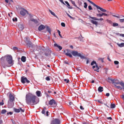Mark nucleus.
<instances>
[{
    "mask_svg": "<svg viewBox=\"0 0 124 124\" xmlns=\"http://www.w3.org/2000/svg\"><path fill=\"white\" fill-rule=\"evenodd\" d=\"M45 111L44 110H43L42 111V113L43 114H45Z\"/></svg>",
    "mask_w": 124,
    "mask_h": 124,
    "instance_id": "60",
    "label": "nucleus"
},
{
    "mask_svg": "<svg viewBox=\"0 0 124 124\" xmlns=\"http://www.w3.org/2000/svg\"><path fill=\"white\" fill-rule=\"evenodd\" d=\"M120 85L123 87V89H124V83L123 82H121Z\"/></svg>",
    "mask_w": 124,
    "mask_h": 124,
    "instance_id": "40",
    "label": "nucleus"
},
{
    "mask_svg": "<svg viewBox=\"0 0 124 124\" xmlns=\"http://www.w3.org/2000/svg\"><path fill=\"white\" fill-rule=\"evenodd\" d=\"M13 20L14 22L16 21H17V19L16 18H15V19L13 18Z\"/></svg>",
    "mask_w": 124,
    "mask_h": 124,
    "instance_id": "51",
    "label": "nucleus"
},
{
    "mask_svg": "<svg viewBox=\"0 0 124 124\" xmlns=\"http://www.w3.org/2000/svg\"><path fill=\"white\" fill-rule=\"evenodd\" d=\"M36 93L38 97H39L40 96V94L41 93L40 91H37L36 92Z\"/></svg>",
    "mask_w": 124,
    "mask_h": 124,
    "instance_id": "21",
    "label": "nucleus"
},
{
    "mask_svg": "<svg viewBox=\"0 0 124 124\" xmlns=\"http://www.w3.org/2000/svg\"><path fill=\"white\" fill-rule=\"evenodd\" d=\"M64 80L65 82H66L67 83H68L69 81V80L68 79H64Z\"/></svg>",
    "mask_w": 124,
    "mask_h": 124,
    "instance_id": "42",
    "label": "nucleus"
},
{
    "mask_svg": "<svg viewBox=\"0 0 124 124\" xmlns=\"http://www.w3.org/2000/svg\"><path fill=\"white\" fill-rule=\"evenodd\" d=\"M46 30L48 31L50 34H51V30L48 27H47Z\"/></svg>",
    "mask_w": 124,
    "mask_h": 124,
    "instance_id": "25",
    "label": "nucleus"
},
{
    "mask_svg": "<svg viewBox=\"0 0 124 124\" xmlns=\"http://www.w3.org/2000/svg\"><path fill=\"white\" fill-rule=\"evenodd\" d=\"M46 80L48 81L50 80V79L49 77H47L46 78Z\"/></svg>",
    "mask_w": 124,
    "mask_h": 124,
    "instance_id": "44",
    "label": "nucleus"
},
{
    "mask_svg": "<svg viewBox=\"0 0 124 124\" xmlns=\"http://www.w3.org/2000/svg\"><path fill=\"white\" fill-rule=\"evenodd\" d=\"M63 63L67 64L68 65H69V64L68 63V62L66 60H64L63 61Z\"/></svg>",
    "mask_w": 124,
    "mask_h": 124,
    "instance_id": "48",
    "label": "nucleus"
},
{
    "mask_svg": "<svg viewBox=\"0 0 124 124\" xmlns=\"http://www.w3.org/2000/svg\"><path fill=\"white\" fill-rule=\"evenodd\" d=\"M98 90L99 92H101L103 91V88L102 87L100 86L98 88Z\"/></svg>",
    "mask_w": 124,
    "mask_h": 124,
    "instance_id": "18",
    "label": "nucleus"
},
{
    "mask_svg": "<svg viewBox=\"0 0 124 124\" xmlns=\"http://www.w3.org/2000/svg\"><path fill=\"white\" fill-rule=\"evenodd\" d=\"M13 114V113L12 112H10L9 113H8L7 114V115H8L9 114H10V115H12Z\"/></svg>",
    "mask_w": 124,
    "mask_h": 124,
    "instance_id": "57",
    "label": "nucleus"
},
{
    "mask_svg": "<svg viewBox=\"0 0 124 124\" xmlns=\"http://www.w3.org/2000/svg\"><path fill=\"white\" fill-rule=\"evenodd\" d=\"M31 21L34 22L35 23H38V21L34 19H31Z\"/></svg>",
    "mask_w": 124,
    "mask_h": 124,
    "instance_id": "29",
    "label": "nucleus"
},
{
    "mask_svg": "<svg viewBox=\"0 0 124 124\" xmlns=\"http://www.w3.org/2000/svg\"><path fill=\"white\" fill-rule=\"evenodd\" d=\"M88 8L89 10H91L92 9V8L91 6L90 5L88 6Z\"/></svg>",
    "mask_w": 124,
    "mask_h": 124,
    "instance_id": "49",
    "label": "nucleus"
},
{
    "mask_svg": "<svg viewBox=\"0 0 124 124\" xmlns=\"http://www.w3.org/2000/svg\"><path fill=\"white\" fill-rule=\"evenodd\" d=\"M45 28V26L43 25H40L38 28V30L39 31L44 29Z\"/></svg>",
    "mask_w": 124,
    "mask_h": 124,
    "instance_id": "13",
    "label": "nucleus"
},
{
    "mask_svg": "<svg viewBox=\"0 0 124 124\" xmlns=\"http://www.w3.org/2000/svg\"><path fill=\"white\" fill-rule=\"evenodd\" d=\"M26 13H27V14H29L30 16H31L30 14H29L28 12L26 10L24 9H23L21 10L20 11V13L22 15L24 16Z\"/></svg>",
    "mask_w": 124,
    "mask_h": 124,
    "instance_id": "9",
    "label": "nucleus"
},
{
    "mask_svg": "<svg viewBox=\"0 0 124 124\" xmlns=\"http://www.w3.org/2000/svg\"><path fill=\"white\" fill-rule=\"evenodd\" d=\"M42 50L44 53V54L46 56H51V51L48 49H42Z\"/></svg>",
    "mask_w": 124,
    "mask_h": 124,
    "instance_id": "6",
    "label": "nucleus"
},
{
    "mask_svg": "<svg viewBox=\"0 0 124 124\" xmlns=\"http://www.w3.org/2000/svg\"><path fill=\"white\" fill-rule=\"evenodd\" d=\"M65 2L66 4L68 6V8L70 9H71V7H70V5L68 2L67 1H65Z\"/></svg>",
    "mask_w": 124,
    "mask_h": 124,
    "instance_id": "28",
    "label": "nucleus"
},
{
    "mask_svg": "<svg viewBox=\"0 0 124 124\" xmlns=\"http://www.w3.org/2000/svg\"><path fill=\"white\" fill-rule=\"evenodd\" d=\"M13 49L14 50H18V49L17 47H13Z\"/></svg>",
    "mask_w": 124,
    "mask_h": 124,
    "instance_id": "45",
    "label": "nucleus"
},
{
    "mask_svg": "<svg viewBox=\"0 0 124 124\" xmlns=\"http://www.w3.org/2000/svg\"><path fill=\"white\" fill-rule=\"evenodd\" d=\"M27 45L29 47H32V43L31 42H28L27 43Z\"/></svg>",
    "mask_w": 124,
    "mask_h": 124,
    "instance_id": "24",
    "label": "nucleus"
},
{
    "mask_svg": "<svg viewBox=\"0 0 124 124\" xmlns=\"http://www.w3.org/2000/svg\"><path fill=\"white\" fill-rule=\"evenodd\" d=\"M112 83L113 84H114L115 86V85H118V84L120 85L121 82H119L118 80L117 79H114Z\"/></svg>",
    "mask_w": 124,
    "mask_h": 124,
    "instance_id": "10",
    "label": "nucleus"
},
{
    "mask_svg": "<svg viewBox=\"0 0 124 124\" xmlns=\"http://www.w3.org/2000/svg\"><path fill=\"white\" fill-rule=\"evenodd\" d=\"M65 55L67 56H68L70 57H72V55L70 53H66Z\"/></svg>",
    "mask_w": 124,
    "mask_h": 124,
    "instance_id": "27",
    "label": "nucleus"
},
{
    "mask_svg": "<svg viewBox=\"0 0 124 124\" xmlns=\"http://www.w3.org/2000/svg\"><path fill=\"white\" fill-rule=\"evenodd\" d=\"M117 45L120 47H122L124 46V43H122L121 44H117Z\"/></svg>",
    "mask_w": 124,
    "mask_h": 124,
    "instance_id": "22",
    "label": "nucleus"
},
{
    "mask_svg": "<svg viewBox=\"0 0 124 124\" xmlns=\"http://www.w3.org/2000/svg\"><path fill=\"white\" fill-rule=\"evenodd\" d=\"M57 32H58L59 35L60 36V37H61V38H62V37L60 34L61 32L60 31L58 30H57Z\"/></svg>",
    "mask_w": 124,
    "mask_h": 124,
    "instance_id": "38",
    "label": "nucleus"
},
{
    "mask_svg": "<svg viewBox=\"0 0 124 124\" xmlns=\"http://www.w3.org/2000/svg\"><path fill=\"white\" fill-rule=\"evenodd\" d=\"M49 11L50 13L53 16H55V17H56V15L54 13V12H53L51 10H50V9H49Z\"/></svg>",
    "mask_w": 124,
    "mask_h": 124,
    "instance_id": "20",
    "label": "nucleus"
},
{
    "mask_svg": "<svg viewBox=\"0 0 124 124\" xmlns=\"http://www.w3.org/2000/svg\"><path fill=\"white\" fill-rule=\"evenodd\" d=\"M49 104L51 105L52 107L53 108L56 107L57 105V104L53 99H52L49 101Z\"/></svg>",
    "mask_w": 124,
    "mask_h": 124,
    "instance_id": "5",
    "label": "nucleus"
},
{
    "mask_svg": "<svg viewBox=\"0 0 124 124\" xmlns=\"http://www.w3.org/2000/svg\"><path fill=\"white\" fill-rule=\"evenodd\" d=\"M106 21L110 23L112 22V21L111 20H109L108 19H107L106 20Z\"/></svg>",
    "mask_w": 124,
    "mask_h": 124,
    "instance_id": "53",
    "label": "nucleus"
},
{
    "mask_svg": "<svg viewBox=\"0 0 124 124\" xmlns=\"http://www.w3.org/2000/svg\"><path fill=\"white\" fill-rule=\"evenodd\" d=\"M14 111L15 112L17 113H19L20 112V109H18L15 108Z\"/></svg>",
    "mask_w": 124,
    "mask_h": 124,
    "instance_id": "31",
    "label": "nucleus"
},
{
    "mask_svg": "<svg viewBox=\"0 0 124 124\" xmlns=\"http://www.w3.org/2000/svg\"><path fill=\"white\" fill-rule=\"evenodd\" d=\"M118 25V24L117 23H113V26L114 27L117 26Z\"/></svg>",
    "mask_w": 124,
    "mask_h": 124,
    "instance_id": "39",
    "label": "nucleus"
},
{
    "mask_svg": "<svg viewBox=\"0 0 124 124\" xmlns=\"http://www.w3.org/2000/svg\"><path fill=\"white\" fill-rule=\"evenodd\" d=\"M102 14L103 15V16H108V15L107 14H106V13H102Z\"/></svg>",
    "mask_w": 124,
    "mask_h": 124,
    "instance_id": "50",
    "label": "nucleus"
},
{
    "mask_svg": "<svg viewBox=\"0 0 124 124\" xmlns=\"http://www.w3.org/2000/svg\"><path fill=\"white\" fill-rule=\"evenodd\" d=\"M84 8H86L87 6V3L85 2L84 3Z\"/></svg>",
    "mask_w": 124,
    "mask_h": 124,
    "instance_id": "37",
    "label": "nucleus"
},
{
    "mask_svg": "<svg viewBox=\"0 0 124 124\" xmlns=\"http://www.w3.org/2000/svg\"><path fill=\"white\" fill-rule=\"evenodd\" d=\"M44 52V51H43L42 50H41L40 52H39V54H40V55H42V54Z\"/></svg>",
    "mask_w": 124,
    "mask_h": 124,
    "instance_id": "41",
    "label": "nucleus"
},
{
    "mask_svg": "<svg viewBox=\"0 0 124 124\" xmlns=\"http://www.w3.org/2000/svg\"><path fill=\"white\" fill-rule=\"evenodd\" d=\"M89 17L91 19L96 20H98V21H102L103 20V19L102 18H101L100 19H98L97 18L95 17H91L90 16H89Z\"/></svg>",
    "mask_w": 124,
    "mask_h": 124,
    "instance_id": "11",
    "label": "nucleus"
},
{
    "mask_svg": "<svg viewBox=\"0 0 124 124\" xmlns=\"http://www.w3.org/2000/svg\"><path fill=\"white\" fill-rule=\"evenodd\" d=\"M112 16L114 17H116L117 18H120V17L118 16H116L115 15H112Z\"/></svg>",
    "mask_w": 124,
    "mask_h": 124,
    "instance_id": "55",
    "label": "nucleus"
},
{
    "mask_svg": "<svg viewBox=\"0 0 124 124\" xmlns=\"http://www.w3.org/2000/svg\"><path fill=\"white\" fill-rule=\"evenodd\" d=\"M78 4L79 6H82V3L81 1L79 0L78 1Z\"/></svg>",
    "mask_w": 124,
    "mask_h": 124,
    "instance_id": "32",
    "label": "nucleus"
},
{
    "mask_svg": "<svg viewBox=\"0 0 124 124\" xmlns=\"http://www.w3.org/2000/svg\"><path fill=\"white\" fill-rule=\"evenodd\" d=\"M103 58H100L99 60H101L102 62H103Z\"/></svg>",
    "mask_w": 124,
    "mask_h": 124,
    "instance_id": "54",
    "label": "nucleus"
},
{
    "mask_svg": "<svg viewBox=\"0 0 124 124\" xmlns=\"http://www.w3.org/2000/svg\"><path fill=\"white\" fill-rule=\"evenodd\" d=\"M72 104H73V103L72 102H70L69 103V105H71Z\"/></svg>",
    "mask_w": 124,
    "mask_h": 124,
    "instance_id": "62",
    "label": "nucleus"
},
{
    "mask_svg": "<svg viewBox=\"0 0 124 124\" xmlns=\"http://www.w3.org/2000/svg\"><path fill=\"white\" fill-rule=\"evenodd\" d=\"M67 15H68V16L70 18H71V19H72L73 18V17L71 16H70L69 15V14H68V13H67Z\"/></svg>",
    "mask_w": 124,
    "mask_h": 124,
    "instance_id": "52",
    "label": "nucleus"
},
{
    "mask_svg": "<svg viewBox=\"0 0 124 124\" xmlns=\"http://www.w3.org/2000/svg\"><path fill=\"white\" fill-rule=\"evenodd\" d=\"M18 26L20 29L21 30H22L24 28L23 25L22 24H20L18 25Z\"/></svg>",
    "mask_w": 124,
    "mask_h": 124,
    "instance_id": "15",
    "label": "nucleus"
},
{
    "mask_svg": "<svg viewBox=\"0 0 124 124\" xmlns=\"http://www.w3.org/2000/svg\"><path fill=\"white\" fill-rule=\"evenodd\" d=\"M119 21L120 23H121L124 22V19H119Z\"/></svg>",
    "mask_w": 124,
    "mask_h": 124,
    "instance_id": "43",
    "label": "nucleus"
},
{
    "mask_svg": "<svg viewBox=\"0 0 124 124\" xmlns=\"http://www.w3.org/2000/svg\"><path fill=\"white\" fill-rule=\"evenodd\" d=\"M115 87H116L117 88L120 89V90H122V88L121 86H117L116 85H115Z\"/></svg>",
    "mask_w": 124,
    "mask_h": 124,
    "instance_id": "35",
    "label": "nucleus"
},
{
    "mask_svg": "<svg viewBox=\"0 0 124 124\" xmlns=\"http://www.w3.org/2000/svg\"><path fill=\"white\" fill-rule=\"evenodd\" d=\"M71 53L74 56H78L80 57L81 59H86V58L85 56L83 55V54L82 53H78L77 51H73Z\"/></svg>",
    "mask_w": 124,
    "mask_h": 124,
    "instance_id": "3",
    "label": "nucleus"
},
{
    "mask_svg": "<svg viewBox=\"0 0 124 124\" xmlns=\"http://www.w3.org/2000/svg\"><path fill=\"white\" fill-rule=\"evenodd\" d=\"M115 107V105L114 104H111L110 105V108H114Z\"/></svg>",
    "mask_w": 124,
    "mask_h": 124,
    "instance_id": "26",
    "label": "nucleus"
},
{
    "mask_svg": "<svg viewBox=\"0 0 124 124\" xmlns=\"http://www.w3.org/2000/svg\"><path fill=\"white\" fill-rule=\"evenodd\" d=\"M121 98H123V99H124V95H121Z\"/></svg>",
    "mask_w": 124,
    "mask_h": 124,
    "instance_id": "64",
    "label": "nucleus"
},
{
    "mask_svg": "<svg viewBox=\"0 0 124 124\" xmlns=\"http://www.w3.org/2000/svg\"><path fill=\"white\" fill-rule=\"evenodd\" d=\"M25 98L27 103L31 106L37 104L39 101V99L36 96L30 93L26 95Z\"/></svg>",
    "mask_w": 124,
    "mask_h": 124,
    "instance_id": "2",
    "label": "nucleus"
},
{
    "mask_svg": "<svg viewBox=\"0 0 124 124\" xmlns=\"http://www.w3.org/2000/svg\"><path fill=\"white\" fill-rule=\"evenodd\" d=\"M108 82L109 83H111V82H112L113 81V79H111L109 77L108 78Z\"/></svg>",
    "mask_w": 124,
    "mask_h": 124,
    "instance_id": "30",
    "label": "nucleus"
},
{
    "mask_svg": "<svg viewBox=\"0 0 124 124\" xmlns=\"http://www.w3.org/2000/svg\"><path fill=\"white\" fill-rule=\"evenodd\" d=\"M94 64H95V65L97 64L96 62L93 61L91 63V65H93Z\"/></svg>",
    "mask_w": 124,
    "mask_h": 124,
    "instance_id": "36",
    "label": "nucleus"
},
{
    "mask_svg": "<svg viewBox=\"0 0 124 124\" xmlns=\"http://www.w3.org/2000/svg\"><path fill=\"white\" fill-rule=\"evenodd\" d=\"M20 110H21V111L22 112H24V109H22L21 108H20Z\"/></svg>",
    "mask_w": 124,
    "mask_h": 124,
    "instance_id": "58",
    "label": "nucleus"
},
{
    "mask_svg": "<svg viewBox=\"0 0 124 124\" xmlns=\"http://www.w3.org/2000/svg\"><path fill=\"white\" fill-rule=\"evenodd\" d=\"M114 63L115 64H118L119 63V62L117 61H114Z\"/></svg>",
    "mask_w": 124,
    "mask_h": 124,
    "instance_id": "46",
    "label": "nucleus"
},
{
    "mask_svg": "<svg viewBox=\"0 0 124 124\" xmlns=\"http://www.w3.org/2000/svg\"><path fill=\"white\" fill-rule=\"evenodd\" d=\"M87 0L90 3L92 4L93 6L96 7L97 9H100L101 11L102 12H105L106 11V10L104 9H103L102 8H101L100 7L96 5L93 2L90 1V0Z\"/></svg>",
    "mask_w": 124,
    "mask_h": 124,
    "instance_id": "4",
    "label": "nucleus"
},
{
    "mask_svg": "<svg viewBox=\"0 0 124 124\" xmlns=\"http://www.w3.org/2000/svg\"><path fill=\"white\" fill-rule=\"evenodd\" d=\"M4 104V103L3 102H0V106L1 105H3Z\"/></svg>",
    "mask_w": 124,
    "mask_h": 124,
    "instance_id": "59",
    "label": "nucleus"
},
{
    "mask_svg": "<svg viewBox=\"0 0 124 124\" xmlns=\"http://www.w3.org/2000/svg\"><path fill=\"white\" fill-rule=\"evenodd\" d=\"M90 21L92 23L95 24L96 25L98 24V22L97 21L93 20H91Z\"/></svg>",
    "mask_w": 124,
    "mask_h": 124,
    "instance_id": "17",
    "label": "nucleus"
},
{
    "mask_svg": "<svg viewBox=\"0 0 124 124\" xmlns=\"http://www.w3.org/2000/svg\"><path fill=\"white\" fill-rule=\"evenodd\" d=\"M59 1L62 4H64L65 5V3L63 2L62 0H59Z\"/></svg>",
    "mask_w": 124,
    "mask_h": 124,
    "instance_id": "56",
    "label": "nucleus"
},
{
    "mask_svg": "<svg viewBox=\"0 0 124 124\" xmlns=\"http://www.w3.org/2000/svg\"><path fill=\"white\" fill-rule=\"evenodd\" d=\"M7 111L6 110L4 109L2 110L1 113L2 114H4L6 113Z\"/></svg>",
    "mask_w": 124,
    "mask_h": 124,
    "instance_id": "33",
    "label": "nucleus"
},
{
    "mask_svg": "<svg viewBox=\"0 0 124 124\" xmlns=\"http://www.w3.org/2000/svg\"><path fill=\"white\" fill-rule=\"evenodd\" d=\"M9 101L12 102L14 100V98L13 96L11 93H10L9 95Z\"/></svg>",
    "mask_w": 124,
    "mask_h": 124,
    "instance_id": "12",
    "label": "nucleus"
},
{
    "mask_svg": "<svg viewBox=\"0 0 124 124\" xmlns=\"http://www.w3.org/2000/svg\"><path fill=\"white\" fill-rule=\"evenodd\" d=\"M95 66H96V69H94V70L96 71L97 72H99V71L98 70L99 69V67H98V65L97 64H96V65H95Z\"/></svg>",
    "mask_w": 124,
    "mask_h": 124,
    "instance_id": "23",
    "label": "nucleus"
},
{
    "mask_svg": "<svg viewBox=\"0 0 124 124\" xmlns=\"http://www.w3.org/2000/svg\"><path fill=\"white\" fill-rule=\"evenodd\" d=\"M106 95L107 96H108L109 95V93H107L106 94Z\"/></svg>",
    "mask_w": 124,
    "mask_h": 124,
    "instance_id": "61",
    "label": "nucleus"
},
{
    "mask_svg": "<svg viewBox=\"0 0 124 124\" xmlns=\"http://www.w3.org/2000/svg\"><path fill=\"white\" fill-rule=\"evenodd\" d=\"M60 120L57 118L53 119L51 121V124H60Z\"/></svg>",
    "mask_w": 124,
    "mask_h": 124,
    "instance_id": "7",
    "label": "nucleus"
},
{
    "mask_svg": "<svg viewBox=\"0 0 124 124\" xmlns=\"http://www.w3.org/2000/svg\"><path fill=\"white\" fill-rule=\"evenodd\" d=\"M96 15L97 16L100 17H101L103 16L102 13L101 14L100 13L97 14Z\"/></svg>",
    "mask_w": 124,
    "mask_h": 124,
    "instance_id": "34",
    "label": "nucleus"
},
{
    "mask_svg": "<svg viewBox=\"0 0 124 124\" xmlns=\"http://www.w3.org/2000/svg\"><path fill=\"white\" fill-rule=\"evenodd\" d=\"M21 82L23 84L25 83L26 82L27 83L30 82V81L28 80L27 78L24 76L21 77Z\"/></svg>",
    "mask_w": 124,
    "mask_h": 124,
    "instance_id": "8",
    "label": "nucleus"
},
{
    "mask_svg": "<svg viewBox=\"0 0 124 124\" xmlns=\"http://www.w3.org/2000/svg\"><path fill=\"white\" fill-rule=\"evenodd\" d=\"M120 36H121L124 37V34H120Z\"/></svg>",
    "mask_w": 124,
    "mask_h": 124,
    "instance_id": "63",
    "label": "nucleus"
},
{
    "mask_svg": "<svg viewBox=\"0 0 124 124\" xmlns=\"http://www.w3.org/2000/svg\"><path fill=\"white\" fill-rule=\"evenodd\" d=\"M70 1L72 3V4L75 7H76L78 8L81 11V9L79 8L78 7L77 5L76 4L75 1H73L72 0H70Z\"/></svg>",
    "mask_w": 124,
    "mask_h": 124,
    "instance_id": "14",
    "label": "nucleus"
},
{
    "mask_svg": "<svg viewBox=\"0 0 124 124\" xmlns=\"http://www.w3.org/2000/svg\"><path fill=\"white\" fill-rule=\"evenodd\" d=\"M61 24L62 26L63 27H65V24L63 22Z\"/></svg>",
    "mask_w": 124,
    "mask_h": 124,
    "instance_id": "47",
    "label": "nucleus"
},
{
    "mask_svg": "<svg viewBox=\"0 0 124 124\" xmlns=\"http://www.w3.org/2000/svg\"><path fill=\"white\" fill-rule=\"evenodd\" d=\"M21 60L23 62H25L26 60V57L24 56H22L21 58Z\"/></svg>",
    "mask_w": 124,
    "mask_h": 124,
    "instance_id": "19",
    "label": "nucleus"
},
{
    "mask_svg": "<svg viewBox=\"0 0 124 124\" xmlns=\"http://www.w3.org/2000/svg\"><path fill=\"white\" fill-rule=\"evenodd\" d=\"M12 59V56L10 55L7 54L2 56L0 59L1 66L4 68L10 67L13 64Z\"/></svg>",
    "mask_w": 124,
    "mask_h": 124,
    "instance_id": "1",
    "label": "nucleus"
},
{
    "mask_svg": "<svg viewBox=\"0 0 124 124\" xmlns=\"http://www.w3.org/2000/svg\"><path fill=\"white\" fill-rule=\"evenodd\" d=\"M54 46L57 47L60 50H61L62 49V47L61 46L58 45L57 44H54Z\"/></svg>",
    "mask_w": 124,
    "mask_h": 124,
    "instance_id": "16",
    "label": "nucleus"
}]
</instances>
